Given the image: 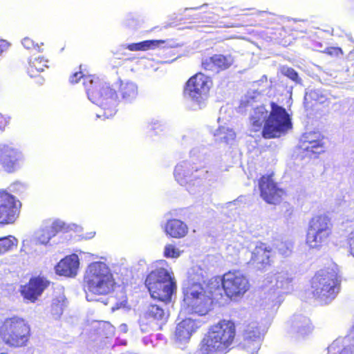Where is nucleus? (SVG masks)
I'll return each mask as SVG.
<instances>
[{
  "mask_svg": "<svg viewBox=\"0 0 354 354\" xmlns=\"http://www.w3.org/2000/svg\"><path fill=\"white\" fill-rule=\"evenodd\" d=\"M102 303H104V305H106L108 304V299H106L105 300H102L101 301Z\"/></svg>",
  "mask_w": 354,
  "mask_h": 354,
  "instance_id": "52",
  "label": "nucleus"
},
{
  "mask_svg": "<svg viewBox=\"0 0 354 354\" xmlns=\"http://www.w3.org/2000/svg\"><path fill=\"white\" fill-rule=\"evenodd\" d=\"M156 290H152L151 287H147L151 297L157 299L161 301L167 302L171 299V296L176 288V281L167 283H160L157 285Z\"/></svg>",
  "mask_w": 354,
  "mask_h": 354,
  "instance_id": "24",
  "label": "nucleus"
},
{
  "mask_svg": "<svg viewBox=\"0 0 354 354\" xmlns=\"http://www.w3.org/2000/svg\"><path fill=\"white\" fill-rule=\"evenodd\" d=\"M86 298L89 301H100L97 296L106 295L113 290L115 281L109 267L103 262L91 263L84 277Z\"/></svg>",
  "mask_w": 354,
  "mask_h": 354,
  "instance_id": "2",
  "label": "nucleus"
},
{
  "mask_svg": "<svg viewBox=\"0 0 354 354\" xmlns=\"http://www.w3.org/2000/svg\"><path fill=\"white\" fill-rule=\"evenodd\" d=\"M220 281L222 290H224L228 297H242L250 288L248 277L240 270L229 271L225 273Z\"/></svg>",
  "mask_w": 354,
  "mask_h": 354,
  "instance_id": "11",
  "label": "nucleus"
},
{
  "mask_svg": "<svg viewBox=\"0 0 354 354\" xmlns=\"http://www.w3.org/2000/svg\"><path fill=\"white\" fill-rule=\"evenodd\" d=\"M48 284V281L44 278L36 277L30 280L28 284L23 288L21 293L26 299L34 301Z\"/></svg>",
  "mask_w": 354,
  "mask_h": 354,
  "instance_id": "19",
  "label": "nucleus"
},
{
  "mask_svg": "<svg viewBox=\"0 0 354 354\" xmlns=\"http://www.w3.org/2000/svg\"><path fill=\"white\" fill-rule=\"evenodd\" d=\"M217 71L228 68L233 63V59L231 56H224L223 55H215L213 56Z\"/></svg>",
  "mask_w": 354,
  "mask_h": 354,
  "instance_id": "37",
  "label": "nucleus"
},
{
  "mask_svg": "<svg viewBox=\"0 0 354 354\" xmlns=\"http://www.w3.org/2000/svg\"><path fill=\"white\" fill-rule=\"evenodd\" d=\"M201 149H202V151H201V148L200 147L194 148L191 151V153L193 156H197V157H200L201 156V153L206 155L207 154V149L202 148Z\"/></svg>",
  "mask_w": 354,
  "mask_h": 354,
  "instance_id": "45",
  "label": "nucleus"
},
{
  "mask_svg": "<svg viewBox=\"0 0 354 354\" xmlns=\"http://www.w3.org/2000/svg\"><path fill=\"white\" fill-rule=\"evenodd\" d=\"M346 338H350V342H354V326L352 328V330H351L349 335L346 337H345Z\"/></svg>",
  "mask_w": 354,
  "mask_h": 354,
  "instance_id": "50",
  "label": "nucleus"
},
{
  "mask_svg": "<svg viewBox=\"0 0 354 354\" xmlns=\"http://www.w3.org/2000/svg\"><path fill=\"white\" fill-rule=\"evenodd\" d=\"M83 78L88 99L105 111L104 117L109 118L115 113L116 93L106 83L99 84L98 81H94L91 77H84L82 72H77L70 77V82L77 83V80Z\"/></svg>",
  "mask_w": 354,
  "mask_h": 354,
  "instance_id": "4",
  "label": "nucleus"
},
{
  "mask_svg": "<svg viewBox=\"0 0 354 354\" xmlns=\"http://www.w3.org/2000/svg\"><path fill=\"white\" fill-rule=\"evenodd\" d=\"M339 284L337 274L334 270H321L312 279L311 293L315 299L328 304L337 296Z\"/></svg>",
  "mask_w": 354,
  "mask_h": 354,
  "instance_id": "6",
  "label": "nucleus"
},
{
  "mask_svg": "<svg viewBox=\"0 0 354 354\" xmlns=\"http://www.w3.org/2000/svg\"><path fill=\"white\" fill-rule=\"evenodd\" d=\"M78 268V257L76 254H72L61 260L55 267V270L59 275L74 277L77 273Z\"/></svg>",
  "mask_w": 354,
  "mask_h": 354,
  "instance_id": "20",
  "label": "nucleus"
},
{
  "mask_svg": "<svg viewBox=\"0 0 354 354\" xmlns=\"http://www.w3.org/2000/svg\"><path fill=\"white\" fill-rule=\"evenodd\" d=\"M165 232L171 237L180 239L187 234L188 227L183 221L178 219H171L167 222Z\"/></svg>",
  "mask_w": 354,
  "mask_h": 354,
  "instance_id": "27",
  "label": "nucleus"
},
{
  "mask_svg": "<svg viewBox=\"0 0 354 354\" xmlns=\"http://www.w3.org/2000/svg\"><path fill=\"white\" fill-rule=\"evenodd\" d=\"M10 46V44L3 39H0V56L1 54L7 50Z\"/></svg>",
  "mask_w": 354,
  "mask_h": 354,
  "instance_id": "46",
  "label": "nucleus"
},
{
  "mask_svg": "<svg viewBox=\"0 0 354 354\" xmlns=\"http://www.w3.org/2000/svg\"><path fill=\"white\" fill-rule=\"evenodd\" d=\"M202 66L206 71L218 72L213 56L204 59L202 62Z\"/></svg>",
  "mask_w": 354,
  "mask_h": 354,
  "instance_id": "42",
  "label": "nucleus"
},
{
  "mask_svg": "<svg viewBox=\"0 0 354 354\" xmlns=\"http://www.w3.org/2000/svg\"><path fill=\"white\" fill-rule=\"evenodd\" d=\"M168 313L162 306L158 304H151L148 306L143 316L140 319V328L142 333H148L156 328H160V325L167 322Z\"/></svg>",
  "mask_w": 354,
  "mask_h": 354,
  "instance_id": "13",
  "label": "nucleus"
},
{
  "mask_svg": "<svg viewBox=\"0 0 354 354\" xmlns=\"http://www.w3.org/2000/svg\"><path fill=\"white\" fill-rule=\"evenodd\" d=\"M21 158V153L16 149L9 145H0V161L9 171Z\"/></svg>",
  "mask_w": 354,
  "mask_h": 354,
  "instance_id": "22",
  "label": "nucleus"
},
{
  "mask_svg": "<svg viewBox=\"0 0 354 354\" xmlns=\"http://www.w3.org/2000/svg\"><path fill=\"white\" fill-rule=\"evenodd\" d=\"M347 243L349 248V252L354 257V229L349 233Z\"/></svg>",
  "mask_w": 354,
  "mask_h": 354,
  "instance_id": "44",
  "label": "nucleus"
},
{
  "mask_svg": "<svg viewBox=\"0 0 354 354\" xmlns=\"http://www.w3.org/2000/svg\"><path fill=\"white\" fill-rule=\"evenodd\" d=\"M270 254V248L265 243H259L252 252L250 262L257 266L267 265L269 263Z\"/></svg>",
  "mask_w": 354,
  "mask_h": 354,
  "instance_id": "25",
  "label": "nucleus"
},
{
  "mask_svg": "<svg viewBox=\"0 0 354 354\" xmlns=\"http://www.w3.org/2000/svg\"><path fill=\"white\" fill-rule=\"evenodd\" d=\"M94 234H95V233H94V232H92V233H91V237H93V236H94Z\"/></svg>",
  "mask_w": 354,
  "mask_h": 354,
  "instance_id": "53",
  "label": "nucleus"
},
{
  "mask_svg": "<svg viewBox=\"0 0 354 354\" xmlns=\"http://www.w3.org/2000/svg\"><path fill=\"white\" fill-rule=\"evenodd\" d=\"M290 333L295 334L297 337H304L313 330L310 319L301 315H294L289 322Z\"/></svg>",
  "mask_w": 354,
  "mask_h": 354,
  "instance_id": "21",
  "label": "nucleus"
},
{
  "mask_svg": "<svg viewBox=\"0 0 354 354\" xmlns=\"http://www.w3.org/2000/svg\"><path fill=\"white\" fill-rule=\"evenodd\" d=\"M199 8H200V7H197V8H194V9L197 10V9H198Z\"/></svg>",
  "mask_w": 354,
  "mask_h": 354,
  "instance_id": "55",
  "label": "nucleus"
},
{
  "mask_svg": "<svg viewBox=\"0 0 354 354\" xmlns=\"http://www.w3.org/2000/svg\"><path fill=\"white\" fill-rule=\"evenodd\" d=\"M30 330L28 324L23 318L9 317L0 326V339L11 347L24 346L28 341Z\"/></svg>",
  "mask_w": 354,
  "mask_h": 354,
  "instance_id": "7",
  "label": "nucleus"
},
{
  "mask_svg": "<svg viewBox=\"0 0 354 354\" xmlns=\"http://www.w3.org/2000/svg\"><path fill=\"white\" fill-rule=\"evenodd\" d=\"M215 140L230 144L235 139L236 134L233 129L227 127H219L214 133Z\"/></svg>",
  "mask_w": 354,
  "mask_h": 354,
  "instance_id": "32",
  "label": "nucleus"
},
{
  "mask_svg": "<svg viewBox=\"0 0 354 354\" xmlns=\"http://www.w3.org/2000/svg\"><path fill=\"white\" fill-rule=\"evenodd\" d=\"M119 93L126 102L135 99L138 95V86L132 82H122L119 88Z\"/></svg>",
  "mask_w": 354,
  "mask_h": 354,
  "instance_id": "30",
  "label": "nucleus"
},
{
  "mask_svg": "<svg viewBox=\"0 0 354 354\" xmlns=\"http://www.w3.org/2000/svg\"><path fill=\"white\" fill-rule=\"evenodd\" d=\"M17 201L13 196L0 192V224L12 223L19 214Z\"/></svg>",
  "mask_w": 354,
  "mask_h": 354,
  "instance_id": "14",
  "label": "nucleus"
},
{
  "mask_svg": "<svg viewBox=\"0 0 354 354\" xmlns=\"http://www.w3.org/2000/svg\"><path fill=\"white\" fill-rule=\"evenodd\" d=\"M65 306L66 297L63 294H60L56 298L53 299L51 306V313L55 319H58L60 317L63 313Z\"/></svg>",
  "mask_w": 354,
  "mask_h": 354,
  "instance_id": "35",
  "label": "nucleus"
},
{
  "mask_svg": "<svg viewBox=\"0 0 354 354\" xmlns=\"http://www.w3.org/2000/svg\"><path fill=\"white\" fill-rule=\"evenodd\" d=\"M261 198L268 203L277 204L281 202L284 191L277 187L272 176H263L259 182Z\"/></svg>",
  "mask_w": 354,
  "mask_h": 354,
  "instance_id": "15",
  "label": "nucleus"
},
{
  "mask_svg": "<svg viewBox=\"0 0 354 354\" xmlns=\"http://www.w3.org/2000/svg\"><path fill=\"white\" fill-rule=\"evenodd\" d=\"M64 223L59 220L44 223L35 234V239L38 244L47 245L50 240L63 229Z\"/></svg>",
  "mask_w": 354,
  "mask_h": 354,
  "instance_id": "16",
  "label": "nucleus"
},
{
  "mask_svg": "<svg viewBox=\"0 0 354 354\" xmlns=\"http://www.w3.org/2000/svg\"><path fill=\"white\" fill-rule=\"evenodd\" d=\"M328 53L330 55H338L339 54H342V50L340 48H332L328 50Z\"/></svg>",
  "mask_w": 354,
  "mask_h": 354,
  "instance_id": "48",
  "label": "nucleus"
},
{
  "mask_svg": "<svg viewBox=\"0 0 354 354\" xmlns=\"http://www.w3.org/2000/svg\"><path fill=\"white\" fill-rule=\"evenodd\" d=\"M269 112L264 106H260L253 109L250 116V124L252 130L258 131L262 129L263 124L268 118Z\"/></svg>",
  "mask_w": 354,
  "mask_h": 354,
  "instance_id": "26",
  "label": "nucleus"
},
{
  "mask_svg": "<svg viewBox=\"0 0 354 354\" xmlns=\"http://www.w3.org/2000/svg\"><path fill=\"white\" fill-rule=\"evenodd\" d=\"M165 40H147L140 43L131 44L126 46V48L131 51L147 50L155 49L161 44H165Z\"/></svg>",
  "mask_w": 354,
  "mask_h": 354,
  "instance_id": "31",
  "label": "nucleus"
},
{
  "mask_svg": "<svg viewBox=\"0 0 354 354\" xmlns=\"http://www.w3.org/2000/svg\"><path fill=\"white\" fill-rule=\"evenodd\" d=\"M193 175V171L190 169V165L187 162H183L178 165L174 170V176L176 180L181 185L188 183V180Z\"/></svg>",
  "mask_w": 354,
  "mask_h": 354,
  "instance_id": "29",
  "label": "nucleus"
},
{
  "mask_svg": "<svg viewBox=\"0 0 354 354\" xmlns=\"http://www.w3.org/2000/svg\"><path fill=\"white\" fill-rule=\"evenodd\" d=\"M332 226L328 216L321 214L314 216L309 223L306 239V245L310 248L319 250L330 236Z\"/></svg>",
  "mask_w": 354,
  "mask_h": 354,
  "instance_id": "9",
  "label": "nucleus"
},
{
  "mask_svg": "<svg viewBox=\"0 0 354 354\" xmlns=\"http://www.w3.org/2000/svg\"><path fill=\"white\" fill-rule=\"evenodd\" d=\"M292 274L288 271H281L268 275L263 281L268 289L262 299L261 305L268 310H277L281 304L284 293L292 290Z\"/></svg>",
  "mask_w": 354,
  "mask_h": 354,
  "instance_id": "5",
  "label": "nucleus"
},
{
  "mask_svg": "<svg viewBox=\"0 0 354 354\" xmlns=\"http://www.w3.org/2000/svg\"><path fill=\"white\" fill-rule=\"evenodd\" d=\"M235 336L234 323L230 320H221L210 326L201 341V350L203 353L226 351L234 343Z\"/></svg>",
  "mask_w": 354,
  "mask_h": 354,
  "instance_id": "3",
  "label": "nucleus"
},
{
  "mask_svg": "<svg viewBox=\"0 0 354 354\" xmlns=\"http://www.w3.org/2000/svg\"><path fill=\"white\" fill-rule=\"evenodd\" d=\"M263 333L257 322H251L244 326L242 331L241 347L250 354L257 353L261 345Z\"/></svg>",
  "mask_w": 354,
  "mask_h": 354,
  "instance_id": "12",
  "label": "nucleus"
},
{
  "mask_svg": "<svg viewBox=\"0 0 354 354\" xmlns=\"http://www.w3.org/2000/svg\"><path fill=\"white\" fill-rule=\"evenodd\" d=\"M281 73L296 84H300L301 82L298 73L292 68L284 66L281 68Z\"/></svg>",
  "mask_w": 354,
  "mask_h": 354,
  "instance_id": "39",
  "label": "nucleus"
},
{
  "mask_svg": "<svg viewBox=\"0 0 354 354\" xmlns=\"http://www.w3.org/2000/svg\"><path fill=\"white\" fill-rule=\"evenodd\" d=\"M200 327L199 323L191 318H187L179 322L174 331V339L176 343H187L192 334Z\"/></svg>",
  "mask_w": 354,
  "mask_h": 354,
  "instance_id": "17",
  "label": "nucleus"
},
{
  "mask_svg": "<svg viewBox=\"0 0 354 354\" xmlns=\"http://www.w3.org/2000/svg\"><path fill=\"white\" fill-rule=\"evenodd\" d=\"M181 251L172 244H167L164 248V256L167 258H178Z\"/></svg>",
  "mask_w": 354,
  "mask_h": 354,
  "instance_id": "38",
  "label": "nucleus"
},
{
  "mask_svg": "<svg viewBox=\"0 0 354 354\" xmlns=\"http://www.w3.org/2000/svg\"><path fill=\"white\" fill-rule=\"evenodd\" d=\"M189 279L185 286H191L192 283L201 284L206 276V272L200 266H193L188 272Z\"/></svg>",
  "mask_w": 354,
  "mask_h": 354,
  "instance_id": "34",
  "label": "nucleus"
},
{
  "mask_svg": "<svg viewBox=\"0 0 354 354\" xmlns=\"http://www.w3.org/2000/svg\"><path fill=\"white\" fill-rule=\"evenodd\" d=\"M210 86L208 77L201 73L192 76L187 82L185 96L193 103L194 109H201L204 105Z\"/></svg>",
  "mask_w": 354,
  "mask_h": 354,
  "instance_id": "10",
  "label": "nucleus"
},
{
  "mask_svg": "<svg viewBox=\"0 0 354 354\" xmlns=\"http://www.w3.org/2000/svg\"><path fill=\"white\" fill-rule=\"evenodd\" d=\"M21 44L26 49L35 50L36 51L40 52V46L38 44H35L34 41L29 37H25L22 41Z\"/></svg>",
  "mask_w": 354,
  "mask_h": 354,
  "instance_id": "43",
  "label": "nucleus"
},
{
  "mask_svg": "<svg viewBox=\"0 0 354 354\" xmlns=\"http://www.w3.org/2000/svg\"><path fill=\"white\" fill-rule=\"evenodd\" d=\"M300 147L313 153H320L324 151L320 133L310 132L304 134L301 139Z\"/></svg>",
  "mask_w": 354,
  "mask_h": 354,
  "instance_id": "23",
  "label": "nucleus"
},
{
  "mask_svg": "<svg viewBox=\"0 0 354 354\" xmlns=\"http://www.w3.org/2000/svg\"><path fill=\"white\" fill-rule=\"evenodd\" d=\"M293 245L291 242H281L277 245L279 252L283 256H289L291 254Z\"/></svg>",
  "mask_w": 354,
  "mask_h": 354,
  "instance_id": "41",
  "label": "nucleus"
},
{
  "mask_svg": "<svg viewBox=\"0 0 354 354\" xmlns=\"http://www.w3.org/2000/svg\"><path fill=\"white\" fill-rule=\"evenodd\" d=\"M119 330L121 333H126L128 330V326L126 324H122L119 326Z\"/></svg>",
  "mask_w": 354,
  "mask_h": 354,
  "instance_id": "49",
  "label": "nucleus"
},
{
  "mask_svg": "<svg viewBox=\"0 0 354 354\" xmlns=\"http://www.w3.org/2000/svg\"><path fill=\"white\" fill-rule=\"evenodd\" d=\"M184 299L183 307L188 313L205 315L210 310L213 300L221 295L220 281L217 279L211 280L208 284V292L201 284L192 283L183 288Z\"/></svg>",
  "mask_w": 354,
  "mask_h": 354,
  "instance_id": "1",
  "label": "nucleus"
},
{
  "mask_svg": "<svg viewBox=\"0 0 354 354\" xmlns=\"http://www.w3.org/2000/svg\"><path fill=\"white\" fill-rule=\"evenodd\" d=\"M243 248L242 243L239 241H232L226 247L227 253L230 256L237 255Z\"/></svg>",
  "mask_w": 354,
  "mask_h": 354,
  "instance_id": "40",
  "label": "nucleus"
},
{
  "mask_svg": "<svg viewBox=\"0 0 354 354\" xmlns=\"http://www.w3.org/2000/svg\"><path fill=\"white\" fill-rule=\"evenodd\" d=\"M268 118L263 125L262 136L265 138H279L292 128L291 119L286 109L271 103Z\"/></svg>",
  "mask_w": 354,
  "mask_h": 354,
  "instance_id": "8",
  "label": "nucleus"
},
{
  "mask_svg": "<svg viewBox=\"0 0 354 354\" xmlns=\"http://www.w3.org/2000/svg\"><path fill=\"white\" fill-rule=\"evenodd\" d=\"M8 123V120L0 114V129L3 130Z\"/></svg>",
  "mask_w": 354,
  "mask_h": 354,
  "instance_id": "47",
  "label": "nucleus"
},
{
  "mask_svg": "<svg viewBox=\"0 0 354 354\" xmlns=\"http://www.w3.org/2000/svg\"><path fill=\"white\" fill-rule=\"evenodd\" d=\"M18 240L13 236H7L0 238V255H3L16 248Z\"/></svg>",
  "mask_w": 354,
  "mask_h": 354,
  "instance_id": "36",
  "label": "nucleus"
},
{
  "mask_svg": "<svg viewBox=\"0 0 354 354\" xmlns=\"http://www.w3.org/2000/svg\"><path fill=\"white\" fill-rule=\"evenodd\" d=\"M176 281L174 273L171 268H158L151 271L147 276L145 285L151 287L152 290H156L157 285L162 283Z\"/></svg>",
  "mask_w": 354,
  "mask_h": 354,
  "instance_id": "18",
  "label": "nucleus"
},
{
  "mask_svg": "<svg viewBox=\"0 0 354 354\" xmlns=\"http://www.w3.org/2000/svg\"><path fill=\"white\" fill-rule=\"evenodd\" d=\"M259 95V93H255L254 95L252 96H250V93H248L247 97H250L252 99H254V98L257 97Z\"/></svg>",
  "mask_w": 354,
  "mask_h": 354,
  "instance_id": "51",
  "label": "nucleus"
},
{
  "mask_svg": "<svg viewBox=\"0 0 354 354\" xmlns=\"http://www.w3.org/2000/svg\"><path fill=\"white\" fill-rule=\"evenodd\" d=\"M352 219L354 220V211H353V215Z\"/></svg>",
  "mask_w": 354,
  "mask_h": 354,
  "instance_id": "54",
  "label": "nucleus"
},
{
  "mask_svg": "<svg viewBox=\"0 0 354 354\" xmlns=\"http://www.w3.org/2000/svg\"><path fill=\"white\" fill-rule=\"evenodd\" d=\"M330 354H354V344L350 338H338L328 348Z\"/></svg>",
  "mask_w": 354,
  "mask_h": 354,
  "instance_id": "28",
  "label": "nucleus"
},
{
  "mask_svg": "<svg viewBox=\"0 0 354 354\" xmlns=\"http://www.w3.org/2000/svg\"><path fill=\"white\" fill-rule=\"evenodd\" d=\"M43 57H37L34 59H30L28 63V73L30 77H35L37 73L44 71V68L48 67Z\"/></svg>",
  "mask_w": 354,
  "mask_h": 354,
  "instance_id": "33",
  "label": "nucleus"
}]
</instances>
